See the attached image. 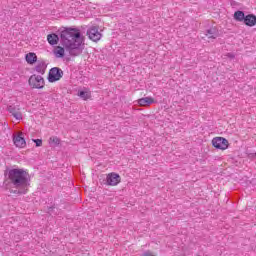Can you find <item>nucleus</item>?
<instances>
[{
    "label": "nucleus",
    "mask_w": 256,
    "mask_h": 256,
    "mask_svg": "<svg viewBox=\"0 0 256 256\" xmlns=\"http://www.w3.org/2000/svg\"><path fill=\"white\" fill-rule=\"evenodd\" d=\"M60 43L72 57H78L83 53V38L77 28H66L61 31Z\"/></svg>",
    "instance_id": "f257e3e1"
},
{
    "label": "nucleus",
    "mask_w": 256,
    "mask_h": 256,
    "mask_svg": "<svg viewBox=\"0 0 256 256\" xmlns=\"http://www.w3.org/2000/svg\"><path fill=\"white\" fill-rule=\"evenodd\" d=\"M4 175L16 189H19V187H29V173L23 169H6Z\"/></svg>",
    "instance_id": "f03ea898"
},
{
    "label": "nucleus",
    "mask_w": 256,
    "mask_h": 256,
    "mask_svg": "<svg viewBox=\"0 0 256 256\" xmlns=\"http://www.w3.org/2000/svg\"><path fill=\"white\" fill-rule=\"evenodd\" d=\"M28 83L33 89H43L45 87V79L39 75L30 76Z\"/></svg>",
    "instance_id": "7ed1b4c3"
},
{
    "label": "nucleus",
    "mask_w": 256,
    "mask_h": 256,
    "mask_svg": "<svg viewBox=\"0 0 256 256\" xmlns=\"http://www.w3.org/2000/svg\"><path fill=\"white\" fill-rule=\"evenodd\" d=\"M63 78V70L59 67H54L50 69L48 74L49 83H55V81H60Z\"/></svg>",
    "instance_id": "20e7f679"
},
{
    "label": "nucleus",
    "mask_w": 256,
    "mask_h": 256,
    "mask_svg": "<svg viewBox=\"0 0 256 256\" xmlns=\"http://www.w3.org/2000/svg\"><path fill=\"white\" fill-rule=\"evenodd\" d=\"M212 145L215 149L225 151L229 147V141L223 137H215L212 139Z\"/></svg>",
    "instance_id": "39448f33"
},
{
    "label": "nucleus",
    "mask_w": 256,
    "mask_h": 256,
    "mask_svg": "<svg viewBox=\"0 0 256 256\" xmlns=\"http://www.w3.org/2000/svg\"><path fill=\"white\" fill-rule=\"evenodd\" d=\"M87 35L91 41H94V43H97V41L101 40L102 35L99 32L98 27H92L87 31Z\"/></svg>",
    "instance_id": "423d86ee"
},
{
    "label": "nucleus",
    "mask_w": 256,
    "mask_h": 256,
    "mask_svg": "<svg viewBox=\"0 0 256 256\" xmlns=\"http://www.w3.org/2000/svg\"><path fill=\"white\" fill-rule=\"evenodd\" d=\"M106 181L107 185L110 186L119 185L121 183V176L117 173H110L107 175Z\"/></svg>",
    "instance_id": "0eeeda50"
},
{
    "label": "nucleus",
    "mask_w": 256,
    "mask_h": 256,
    "mask_svg": "<svg viewBox=\"0 0 256 256\" xmlns=\"http://www.w3.org/2000/svg\"><path fill=\"white\" fill-rule=\"evenodd\" d=\"M13 143L16 147H19L20 149H23L26 147L27 142L25 141V138L23 137V132H20L19 134L15 135L13 137Z\"/></svg>",
    "instance_id": "6e6552de"
},
{
    "label": "nucleus",
    "mask_w": 256,
    "mask_h": 256,
    "mask_svg": "<svg viewBox=\"0 0 256 256\" xmlns=\"http://www.w3.org/2000/svg\"><path fill=\"white\" fill-rule=\"evenodd\" d=\"M8 111L14 118L17 119V121H21V119H23V114H21L19 108H16L15 106H9Z\"/></svg>",
    "instance_id": "1a4fd4ad"
},
{
    "label": "nucleus",
    "mask_w": 256,
    "mask_h": 256,
    "mask_svg": "<svg viewBox=\"0 0 256 256\" xmlns=\"http://www.w3.org/2000/svg\"><path fill=\"white\" fill-rule=\"evenodd\" d=\"M153 103H155V99L151 97H144L138 100V105H140V107H149V105H153Z\"/></svg>",
    "instance_id": "9d476101"
},
{
    "label": "nucleus",
    "mask_w": 256,
    "mask_h": 256,
    "mask_svg": "<svg viewBox=\"0 0 256 256\" xmlns=\"http://www.w3.org/2000/svg\"><path fill=\"white\" fill-rule=\"evenodd\" d=\"M205 35L208 39H217V37H219V30L215 27H211L206 30Z\"/></svg>",
    "instance_id": "9b49d317"
},
{
    "label": "nucleus",
    "mask_w": 256,
    "mask_h": 256,
    "mask_svg": "<svg viewBox=\"0 0 256 256\" xmlns=\"http://www.w3.org/2000/svg\"><path fill=\"white\" fill-rule=\"evenodd\" d=\"M244 24L247 25V27H255L256 25V16L253 14H248L246 18H244Z\"/></svg>",
    "instance_id": "f8f14e48"
},
{
    "label": "nucleus",
    "mask_w": 256,
    "mask_h": 256,
    "mask_svg": "<svg viewBox=\"0 0 256 256\" xmlns=\"http://www.w3.org/2000/svg\"><path fill=\"white\" fill-rule=\"evenodd\" d=\"M47 41L50 45H57L59 43V36L55 33L48 34Z\"/></svg>",
    "instance_id": "ddd939ff"
},
{
    "label": "nucleus",
    "mask_w": 256,
    "mask_h": 256,
    "mask_svg": "<svg viewBox=\"0 0 256 256\" xmlns=\"http://www.w3.org/2000/svg\"><path fill=\"white\" fill-rule=\"evenodd\" d=\"M25 59L29 65H33V63H37V54L30 52L26 54Z\"/></svg>",
    "instance_id": "4468645a"
},
{
    "label": "nucleus",
    "mask_w": 256,
    "mask_h": 256,
    "mask_svg": "<svg viewBox=\"0 0 256 256\" xmlns=\"http://www.w3.org/2000/svg\"><path fill=\"white\" fill-rule=\"evenodd\" d=\"M46 69L47 64H45V62H39L35 67V70L37 71V73H40V75H45Z\"/></svg>",
    "instance_id": "2eb2a0df"
},
{
    "label": "nucleus",
    "mask_w": 256,
    "mask_h": 256,
    "mask_svg": "<svg viewBox=\"0 0 256 256\" xmlns=\"http://www.w3.org/2000/svg\"><path fill=\"white\" fill-rule=\"evenodd\" d=\"M245 12L238 10L234 13V19L235 21L244 22L245 21Z\"/></svg>",
    "instance_id": "dca6fc26"
},
{
    "label": "nucleus",
    "mask_w": 256,
    "mask_h": 256,
    "mask_svg": "<svg viewBox=\"0 0 256 256\" xmlns=\"http://www.w3.org/2000/svg\"><path fill=\"white\" fill-rule=\"evenodd\" d=\"M54 53H55L56 57H58V58L65 57V47L58 46Z\"/></svg>",
    "instance_id": "f3484780"
},
{
    "label": "nucleus",
    "mask_w": 256,
    "mask_h": 256,
    "mask_svg": "<svg viewBox=\"0 0 256 256\" xmlns=\"http://www.w3.org/2000/svg\"><path fill=\"white\" fill-rule=\"evenodd\" d=\"M11 193H15L16 195H23V194L27 193V187H25V188L19 187L16 190H11Z\"/></svg>",
    "instance_id": "a211bd4d"
},
{
    "label": "nucleus",
    "mask_w": 256,
    "mask_h": 256,
    "mask_svg": "<svg viewBox=\"0 0 256 256\" xmlns=\"http://www.w3.org/2000/svg\"><path fill=\"white\" fill-rule=\"evenodd\" d=\"M78 95L81 99H84V101H87L91 97V94L87 91H80L78 92Z\"/></svg>",
    "instance_id": "6ab92c4d"
},
{
    "label": "nucleus",
    "mask_w": 256,
    "mask_h": 256,
    "mask_svg": "<svg viewBox=\"0 0 256 256\" xmlns=\"http://www.w3.org/2000/svg\"><path fill=\"white\" fill-rule=\"evenodd\" d=\"M50 141L52 143H54L55 145H59V143H61V140L59 138H57V136L51 137Z\"/></svg>",
    "instance_id": "aec40b11"
},
{
    "label": "nucleus",
    "mask_w": 256,
    "mask_h": 256,
    "mask_svg": "<svg viewBox=\"0 0 256 256\" xmlns=\"http://www.w3.org/2000/svg\"><path fill=\"white\" fill-rule=\"evenodd\" d=\"M33 142L36 144V147H41V145H43V140L41 139H33Z\"/></svg>",
    "instance_id": "412c9836"
},
{
    "label": "nucleus",
    "mask_w": 256,
    "mask_h": 256,
    "mask_svg": "<svg viewBox=\"0 0 256 256\" xmlns=\"http://www.w3.org/2000/svg\"><path fill=\"white\" fill-rule=\"evenodd\" d=\"M142 256H155V254H153V252H151V251H146L143 253Z\"/></svg>",
    "instance_id": "4be33fe9"
},
{
    "label": "nucleus",
    "mask_w": 256,
    "mask_h": 256,
    "mask_svg": "<svg viewBox=\"0 0 256 256\" xmlns=\"http://www.w3.org/2000/svg\"><path fill=\"white\" fill-rule=\"evenodd\" d=\"M55 209H56L55 207H50L48 211H49V213H53V211H55Z\"/></svg>",
    "instance_id": "5701e85b"
},
{
    "label": "nucleus",
    "mask_w": 256,
    "mask_h": 256,
    "mask_svg": "<svg viewBox=\"0 0 256 256\" xmlns=\"http://www.w3.org/2000/svg\"><path fill=\"white\" fill-rule=\"evenodd\" d=\"M228 57H234L232 54H228Z\"/></svg>",
    "instance_id": "b1692460"
}]
</instances>
